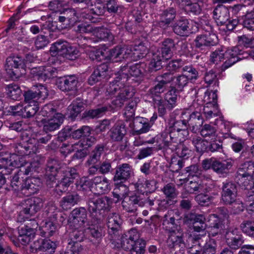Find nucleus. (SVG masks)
Instances as JSON below:
<instances>
[{"label": "nucleus", "mask_w": 254, "mask_h": 254, "mask_svg": "<svg viewBox=\"0 0 254 254\" xmlns=\"http://www.w3.org/2000/svg\"><path fill=\"white\" fill-rule=\"evenodd\" d=\"M188 125L184 112L182 113L180 120H170L165 131L161 135L162 144L160 145V149L169 148L173 151L176 150L178 143L181 141V139L179 138L180 132L182 131L184 136L188 135Z\"/></svg>", "instance_id": "obj_1"}, {"label": "nucleus", "mask_w": 254, "mask_h": 254, "mask_svg": "<svg viewBox=\"0 0 254 254\" xmlns=\"http://www.w3.org/2000/svg\"><path fill=\"white\" fill-rule=\"evenodd\" d=\"M146 64L143 62H139L129 65L126 64L121 66L119 71L115 74L114 80L120 82V84L126 85L130 78L138 84L141 83L144 78Z\"/></svg>", "instance_id": "obj_2"}, {"label": "nucleus", "mask_w": 254, "mask_h": 254, "mask_svg": "<svg viewBox=\"0 0 254 254\" xmlns=\"http://www.w3.org/2000/svg\"><path fill=\"white\" fill-rule=\"evenodd\" d=\"M132 50L127 46H117L110 49L105 55L104 53L100 50L91 51L88 53L90 59L92 61L101 62L107 60L112 62H121L131 55Z\"/></svg>", "instance_id": "obj_3"}, {"label": "nucleus", "mask_w": 254, "mask_h": 254, "mask_svg": "<svg viewBox=\"0 0 254 254\" xmlns=\"http://www.w3.org/2000/svg\"><path fill=\"white\" fill-rule=\"evenodd\" d=\"M120 83L113 80L110 82L107 88L108 94L110 95L117 94L116 98L112 101V104L115 108L119 109L124 106L125 101L131 98L134 94L131 87Z\"/></svg>", "instance_id": "obj_4"}, {"label": "nucleus", "mask_w": 254, "mask_h": 254, "mask_svg": "<svg viewBox=\"0 0 254 254\" xmlns=\"http://www.w3.org/2000/svg\"><path fill=\"white\" fill-rule=\"evenodd\" d=\"M111 202V199L107 196H93L87 200L88 210L91 216L100 220L105 212L109 211Z\"/></svg>", "instance_id": "obj_5"}, {"label": "nucleus", "mask_w": 254, "mask_h": 254, "mask_svg": "<svg viewBox=\"0 0 254 254\" xmlns=\"http://www.w3.org/2000/svg\"><path fill=\"white\" fill-rule=\"evenodd\" d=\"M45 200L40 197H32L24 200L22 202V209L19 216L29 218L35 215L43 207Z\"/></svg>", "instance_id": "obj_6"}, {"label": "nucleus", "mask_w": 254, "mask_h": 254, "mask_svg": "<svg viewBox=\"0 0 254 254\" xmlns=\"http://www.w3.org/2000/svg\"><path fill=\"white\" fill-rule=\"evenodd\" d=\"M79 177V175L75 168L64 167V172L61 173V180L56 184V190L61 192H66L68 187L78 180Z\"/></svg>", "instance_id": "obj_7"}, {"label": "nucleus", "mask_w": 254, "mask_h": 254, "mask_svg": "<svg viewBox=\"0 0 254 254\" xmlns=\"http://www.w3.org/2000/svg\"><path fill=\"white\" fill-rule=\"evenodd\" d=\"M202 166L205 170L211 169L218 175H227L232 167V163L227 160L220 161L215 158H211L203 160Z\"/></svg>", "instance_id": "obj_8"}, {"label": "nucleus", "mask_w": 254, "mask_h": 254, "mask_svg": "<svg viewBox=\"0 0 254 254\" xmlns=\"http://www.w3.org/2000/svg\"><path fill=\"white\" fill-rule=\"evenodd\" d=\"M238 186L236 182L226 181L222 183L221 198L226 205H231L235 202L238 194Z\"/></svg>", "instance_id": "obj_9"}, {"label": "nucleus", "mask_w": 254, "mask_h": 254, "mask_svg": "<svg viewBox=\"0 0 254 254\" xmlns=\"http://www.w3.org/2000/svg\"><path fill=\"white\" fill-rule=\"evenodd\" d=\"M21 137L23 143H20L16 146L15 151L22 156L35 153L37 150L36 139L29 137L27 133L24 132L21 133Z\"/></svg>", "instance_id": "obj_10"}, {"label": "nucleus", "mask_w": 254, "mask_h": 254, "mask_svg": "<svg viewBox=\"0 0 254 254\" xmlns=\"http://www.w3.org/2000/svg\"><path fill=\"white\" fill-rule=\"evenodd\" d=\"M36 163H34L32 165H30L29 167L20 169L18 171H17V172L15 173L14 176L12 177L11 180L10 185L9 187L5 188V190L8 191L12 190L14 191H23V186L25 181L22 179V178H20V176H22V175H28L29 173L33 172V168L35 167L34 165Z\"/></svg>", "instance_id": "obj_11"}, {"label": "nucleus", "mask_w": 254, "mask_h": 254, "mask_svg": "<svg viewBox=\"0 0 254 254\" xmlns=\"http://www.w3.org/2000/svg\"><path fill=\"white\" fill-rule=\"evenodd\" d=\"M23 60L18 57H9L6 60V71L7 75L13 80L17 79L21 73L19 68H23Z\"/></svg>", "instance_id": "obj_12"}, {"label": "nucleus", "mask_w": 254, "mask_h": 254, "mask_svg": "<svg viewBox=\"0 0 254 254\" xmlns=\"http://www.w3.org/2000/svg\"><path fill=\"white\" fill-rule=\"evenodd\" d=\"M49 95V91L46 86L39 84L32 87L31 89L24 91L23 96L25 101L30 103L31 102H37L38 100H44Z\"/></svg>", "instance_id": "obj_13"}, {"label": "nucleus", "mask_w": 254, "mask_h": 254, "mask_svg": "<svg viewBox=\"0 0 254 254\" xmlns=\"http://www.w3.org/2000/svg\"><path fill=\"white\" fill-rule=\"evenodd\" d=\"M57 73V68L51 66L33 67L30 71L32 77L40 82H44L47 79L56 77Z\"/></svg>", "instance_id": "obj_14"}, {"label": "nucleus", "mask_w": 254, "mask_h": 254, "mask_svg": "<svg viewBox=\"0 0 254 254\" xmlns=\"http://www.w3.org/2000/svg\"><path fill=\"white\" fill-rule=\"evenodd\" d=\"M56 242L49 239L40 238L35 240L30 245L32 253L45 252L46 254H53L57 248Z\"/></svg>", "instance_id": "obj_15"}, {"label": "nucleus", "mask_w": 254, "mask_h": 254, "mask_svg": "<svg viewBox=\"0 0 254 254\" xmlns=\"http://www.w3.org/2000/svg\"><path fill=\"white\" fill-rule=\"evenodd\" d=\"M88 220L87 210L83 207L74 209L69 216V222L75 229L84 226Z\"/></svg>", "instance_id": "obj_16"}, {"label": "nucleus", "mask_w": 254, "mask_h": 254, "mask_svg": "<svg viewBox=\"0 0 254 254\" xmlns=\"http://www.w3.org/2000/svg\"><path fill=\"white\" fill-rule=\"evenodd\" d=\"M154 81L157 83L150 88L148 91L151 97H162L161 94L167 90V84H170L168 72L156 77Z\"/></svg>", "instance_id": "obj_17"}, {"label": "nucleus", "mask_w": 254, "mask_h": 254, "mask_svg": "<svg viewBox=\"0 0 254 254\" xmlns=\"http://www.w3.org/2000/svg\"><path fill=\"white\" fill-rule=\"evenodd\" d=\"M78 83V78L74 74L59 77L56 80L57 87L64 92L76 90Z\"/></svg>", "instance_id": "obj_18"}, {"label": "nucleus", "mask_w": 254, "mask_h": 254, "mask_svg": "<svg viewBox=\"0 0 254 254\" xmlns=\"http://www.w3.org/2000/svg\"><path fill=\"white\" fill-rule=\"evenodd\" d=\"M194 42L196 48L205 51L209 47L216 45L218 43V39L215 34L207 33L198 35Z\"/></svg>", "instance_id": "obj_19"}, {"label": "nucleus", "mask_w": 254, "mask_h": 254, "mask_svg": "<svg viewBox=\"0 0 254 254\" xmlns=\"http://www.w3.org/2000/svg\"><path fill=\"white\" fill-rule=\"evenodd\" d=\"M131 173V166L127 163L117 166L113 173V181L116 185H122L129 179Z\"/></svg>", "instance_id": "obj_20"}, {"label": "nucleus", "mask_w": 254, "mask_h": 254, "mask_svg": "<svg viewBox=\"0 0 254 254\" xmlns=\"http://www.w3.org/2000/svg\"><path fill=\"white\" fill-rule=\"evenodd\" d=\"M183 230L170 233L167 240L169 247L179 249L180 251H183L185 248L190 247V245L185 242Z\"/></svg>", "instance_id": "obj_21"}, {"label": "nucleus", "mask_w": 254, "mask_h": 254, "mask_svg": "<svg viewBox=\"0 0 254 254\" xmlns=\"http://www.w3.org/2000/svg\"><path fill=\"white\" fill-rule=\"evenodd\" d=\"M96 223L90 225L86 231L89 235L90 241H94L96 244H99L105 235V230L103 225L100 223L101 219H96Z\"/></svg>", "instance_id": "obj_22"}, {"label": "nucleus", "mask_w": 254, "mask_h": 254, "mask_svg": "<svg viewBox=\"0 0 254 254\" xmlns=\"http://www.w3.org/2000/svg\"><path fill=\"white\" fill-rule=\"evenodd\" d=\"M226 55L231 58L226 63V66L230 67L239 61L250 57V51H245L241 46H238L228 50Z\"/></svg>", "instance_id": "obj_23"}, {"label": "nucleus", "mask_w": 254, "mask_h": 254, "mask_svg": "<svg viewBox=\"0 0 254 254\" xmlns=\"http://www.w3.org/2000/svg\"><path fill=\"white\" fill-rule=\"evenodd\" d=\"M176 50V44L174 40L168 38L162 42L161 47L157 50L156 53L168 61L173 57L174 53Z\"/></svg>", "instance_id": "obj_24"}, {"label": "nucleus", "mask_w": 254, "mask_h": 254, "mask_svg": "<svg viewBox=\"0 0 254 254\" xmlns=\"http://www.w3.org/2000/svg\"><path fill=\"white\" fill-rule=\"evenodd\" d=\"M64 117L62 114H58L55 117L41 120L43 130L46 133L59 129L64 121Z\"/></svg>", "instance_id": "obj_25"}, {"label": "nucleus", "mask_w": 254, "mask_h": 254, "mask_svg": "<svg viewBox=\"0 0 254 254\" xmlns=\"http://www.w3.org/2000/svg\"><path fill=\"white\" fill-rule=\"evenodd\" d=\"M126 123L123 121L117 122L109 130V135L115 142L122 141L127 133Z\"/></svg>", "instance_id": "obj_26"}, {"label": "nucleus", "mask_w": 254, "mask_h": 254, "mask_svg": "<svg viewBox=\"0 0 254 254\" xmlns=\"http://www.w3.org/2000/svg\"><path fill=\"white\" fill-rule=\"evenodd\" d=\"M225 237L228 248L232 250H237L242 246L243 241L241 235L239 234L237 229H229L226 231Z\"/></svg>", "instance_id": "obj_27"}, {"label": "nucleus", "mask_w": 254, "mask_h": 254, "mask_svg": "<svg viewBox=\"0 0 254 254\" xmlns=\"http://www.w3.org/2000/svg\"><path fill=\"white\" fill-rule=\"evenodd\" d=\"M190 21L185 18L181 17L176 20L172 26L173 31L181 37H187L191 33Z\"/></svg>", "instance_id": "obj_28"}, {"label": "nucleus", "mask_w": 254, "mask_h": 254, "mask_svg": "<svg viewBox=\"0 0 254 254\" xmlns=\"http://www.w3.org/2000/svg\"><path fill=\"white\" fill-rule=\"evenodd\" d=\"M168 75L170 82V86L179 93L182 92L189 83L186 74L174 75L168 72Z\"/></svg>", "instance_id": "obj_29"}, {"label": "nucleus", "mask_w": 254, "mask_h": 254, "mask_svg": "<svg viewBox=\"0 0 254 254\" xmlns=\"http://www.w3.org/2000/svg\"><path fill=\"white\" fill-rule=\"evenodd\" d=\"M123 209L130 213L134 212L137 208V206L142 207L143 204L141 199V195L135 194L130 195L128 198L124 200L122 202Z\"/></svg>", "instance_id": "obj_30"}, {"label": "nucleus", "mask_w": 254, "mask_h": 254, "mask_svg": "<svg viewBox=\"0 0 254 254\" xmlns=\"http://www.w3.org/2000/svg\"><path fill=\"white\" fill-rule=\"evenodd\" d=\"M213 17L218 26H224L230 17L228 8L223 4H218L213 11Z\"/></svg>", "instance_id": "obj_31"}, {"label": "nucleus", "mask_w": 254, "mask_h": 254, "mask_svg": "<svg viewBox=\"0 0 254 254\" xmlns=\"http://www.w3.org/2000/svg\"><path fill=\"white\" fill-rule=\"evenodd\" d=\"M122 223L123 221L118 214L115 213L110 214L108 216L107 222L109 234L114 236L118 235Z\"/></svg>", "instance_id": "obj_32"}, {"label": "nucleus", "mask_w": 254, "mask_h": 254, "mask_svg": "<svg viewBox=\"0 0 254 254\" xmlns=\"http://www.w3.org/2000/svg\"><path fill=\"white\" fill-rule=\"evenodd\" d=\"M36 163L33 168V171H36L37 168H38L39 163L37 162L34 161L31 163L27 162L24 156L17 155L16 154H12L9 155V166L15 168L22 169L29 167L30 165Z\"/></svg>", "instance_id": "obj_33"}, {"label": "nucleus", "mask_w": 254, "mask_h": 254, "mask_svg": "<svg viewBox=\"0 0 254 254\" xmlns=\"http://www.w3.org/2000/svg\"><path fill=\"white\" fill-rule=\"evenodd\" d=\"M85 104L83 99L77 98L74 99L71 104L67 108V115L68 118L73 121L77 116L85 109Z\"/></svg>", "instance_id": "obj_34"}, {"label": "nucleus", "mask_w": 254, "mask_h": 254, "mask_svg": "<svg viewBox=\"0 0 254 254\" xmlns=\"http://www.w3.org/2000/svg\"><path fill=\"white\" fill-rule=\"evenodd\" d=\"M172 212H168L162 218V225L164 229L170 233L177 231L183 230L179 225H178L176 220L178 221Z\"/></svg>", "instance_id": "obj_35"}, {"label": "nucleus", "mask_w": 254, "mask_h": 254, "mask_svg": "<svg viewBox=\"0 0 254 254\" xmlns=\"http://www.w3.org/2000/svg\"><path fill=\"white\" fill-rule=\"evenodd\" d=\"M18 240L22 245H26L31 242L35 235V229L31 228L27 225L18 228Z\"/></svg>", "instance_id": "obj_36"}, {"label": "nucleus", "mask_w": 254, "mask_h": 254, "mask_svg": "<svg viewBox=\"0 0 254 254\" xmlns=\"http://www.w3.org/2000/svg\"><path fill=\"white\" fill-rule=\"evenodd\" d=\"M223 220L220 217L212 214L210 215L208 226L209 236L215 237L218 234L223 226Z\"/></svg>", "instance_id": "obj_37"}, {"label": "nucleus", "mask_w": 254, "mask_h": 254, "mask_svg": "<svg viewBox=\"0 0 254 254\" xmlns=\"http://www.w3.org/2000/svg\"><path fill=\"white\" fill-rule=\"evenodd\" d=\"M42 185L41 179L39 178H31L26 179L24 182L23 191H27L28 195L37 193Z\"/></svg>", "instance_id": "obj_38"}, {"label": "nucleus", "mask_w": 254, "mask_h": 254, "mask_svg": "<svg viewBox=\"0 0 254 254\" xmlns=\"http://www.w3.org/2000/svg\"><path fill=\"white\" fill-rule=\"evenodd\" d=\"M184 115L187 118L189 127H191L194 129L195 127L198 128L202 125L203 119L200 113L193 112L190 114L189 112H184Z\"/></svg>", "instance_id": "obj_39"}, {"label": "nucleus", "mask_w": 254, "mask_h": 254, "mask_svg": "<svg viewBox=\"0 0 254 254\" xmlns=\"http://www.w3.org/2000/svg\"><path fill=\"white\" fill-rule=\"evenodd\" d=\"M64 167V164L57 159L50 158L46 164V173L61 175Z\"/></svg>", "instance_id": "obj_40"}, {"label": "nucleus", "mask_w": 254, "mask_h": 254, "mask_svg": "<svg viewBox=\"0 0 254 254\" xmlns=\"http://www.w3.org/2000/svg\"><path fill=\"white\" fill-rule=\"evenodd\" d=\"M106 146V144L104 143L97 144L89 154L86 164H95L100 162V159L104 153Z\"/></svg>", "instance_id": "obj_41"}, {"label": "nucleus", "mask_w": 254, "mask_h": 254, "mask_svg": "<svg viewBox=\"0 0 254 254\" xmlns=\"http://www.w3.org/2000/svg\"><path fill=\"white\" fill-rule=\"evenodd\" d=\"M132 134L139 135L148 132L151 126L142 118H137L133 122Z\"/></svg>", "instance_id": "obj_42"}, {"label": "nucleus", "mask_w": 254, "mask_h": 254, "mask_svg": "<svg viewBox=\"0 0 254 254\" xmlns=\"http://www.w3.org/2000/svg\"><path fill=\"white\" fill-rule=\"evenodd\" d=\"M132 232H134V230H131L130 232L124 234L121 237V246L122 248L126 251H129L132 249V247L138 238L137 234L132 236Z\"/></svg>", "instance_id": "obj_43"}, {"label": "nucleus", "mask_w": 254, "mask_h": 254, "mask_svg": "<svg viewBox=\"0 0 254 254\" xmlns=\"http://www.w3.org/2000/svg\"><path fill=\"white\" fill-rule=\"evenodd\" d=\"M68 43L64 40H59L53 43L50 49V52L52 56H61L64 55L65 49L68 46Z\"/></svg>", "instance_id": "obj_44"}, {"label": "nucleus", "mask_w": 254, "mask_h": 254, "mask_svg": "<svg viewBox=\"0 0 254 254\" xmlns=\"http://www.w3.org/2000/svg\"><path fill=\"white\" fill-rule=\"evenodd\" d=\"M254 174V163L252 161L246 162L242 164L237 172V177H248L249 178L253 177Z\"/></svg>", "instance_id": "obj_45"}, {"label": "nucleus", "mask_w": 254, "mask_h": 254, "mask_svg": "<svg viewBox=\"0 0 254 254\" xmlns=\"http://www.w3.org/2000/svg\"><path fill=\"white\" fill-rule=\"evenodd\" d=\"M167 60L162 58L157 53L154 55V57L149 64L148 70L152 72L159 70L163 67H165L166 63Z\"/></svg>", "instance_id": "obj_46"}, {"label": "nucleus", "mask_w": 254, "mask_h": 254, "mask_svg": "<svg viewBox=\"0 0 254 254\" xmlns=\"http://www.w3.org/2000/svg\"><path fill=\"white\" fill-rule=\"evenodd\" d=\"M81 196L76 192H73L62 198L60 205L64 209L67 208L68 204L74 205L81 200Z\"/></svg>", "instance_id": "obj_47"}, {"label": "nucleus", "mask_w": 254, "mask_h": 254, "mask_svg": "<svg viewBox=\"0 0 254 254\" xmlns=\"http://www.w3.org/2000/svg\"><path fill=\"white\" fill-rule=\"evenodd\" d=\"M227 52L228 50L225 51L224 53L222 50H216L211 55V62L214 64H218V63L221 62L222 60L226 59L225 62L222 64V68L223 70L228 68L229 67L226 66V63L228 62L231 58L228 57H227L226 55Z\"/></svg>", "instance_id": "obj_48"}, {"label": "nucleus", "mask_w": 254, "mask_h": 254, "mask_svg": "<svg viewBox=\"0 0 254 254\" xmlns=\"http://www.w3.org/2000/svg\"><path fill=\"white\" fill-rule=\"evenodd\" d=\"M6 94L8 96L14 100H19L22 95V91L20 87L15 84H10L5 87Z\"/></svg>", "instance_id": "obj_49"}, {"label": "nucleus", "mask_w": 254, "mask_h": 254, "mask_svg": "<svg viewBox=\"0 0 254 254\" xmlns=\"http://www.w3.org/2000/svg\"><path fill=\"white\" fill-rule=\"evenodd\" d=\"M71 138L74 139L83 138L84 136H87L91 134V128L87 126H83L79 128L76 129L72 126Z\"/></svg>", "instance_id": "obj_50"}, {"label": "nucleus", "mask_w": 254, "mask_h": 254, "mask_svg": "<svg viewBox=\"0 0 254 254\" xmlns=\"http://www.w3.org/2000/svg\"><path fill=\"white\" fill-rule=\"evenodd\" d=\"M177 93L179 92L170 86V89L165 94L163 99L167 103V108L169 110L172 109L176 106Z\"/></svg>", "instance_id": "obj_51"}, {"label": "nucleus", "mask_w": 254, "mask_h": 254, "mask_svg": "<svg viewBox=\"0 0 254 254\" xmlns=\"http://www.w3.org/2000/svg\"><path fill=\"white\" fill-rule=\"evenodd\" d=\"M191 141L195 147L197 152L200 153L208 152L209 142L206 140L203 139L199 136H194Z\"/></svg>", "instance_id": "obj_52"}, {"label": "nucleus", "mask_w": 254, "mask_h": 254, "mask_svg": "<svg viewBox=\"0 0 254 254\" xmlns=\"http://www.w3.org/2000/svg\"><path fill=\"white\" fill-rule=\"evenodd\" d=\"M151 98L152 99L154 107L157 108L159 116L163 117L167 113L166 108H167V103L164 100L162 97Z\"/></svg>", "instance_id": "obj_53"}, {"label": "nucleus", "mask_w": 254, "mask_h": 254, "mask_svg": "<svg viewBox=\"0 0 254 254\" xmlns=\"http://www.w3.org/2000/svg\"><path fill=\"white\" fill-rule=\"evenodd\" d=\"M108 111V108L107 106H99L95 109L85 111L84 116L91 119L98 118L104 115Z\"/></svg>", "instance_id": "obj_54"}, {"label": "nucleus", "mask_w": 254, "mask_h": 254, "mask_svg": "<svg viewBox=\"0 0 254 254\" xmlns=\"http://www.w3.org/2000/svg\"><path fill=\"white\" fill-rule=\"evenodd\" d=\"M85 239L84 230L82 229L75 230L71 234V241L68 242V244L72 246H82L80 244Z\"/></svg>", "instance_id": "obj_55"}, {"label": "nucleus", "mask_w": 254, "mask_h": 254, "mask_svg": "<svg viewBox=\"0 0 254 254\" xmlns=\"http://www.w3.org/2000/svg\"><path fill=\"white\" fill-rule=\"evenodd\" d=\"M193 229L197 232L203 231L206 228V218L204 215L198 214L192 223Z\"/></svg>", "instance_id": "obj_56"}, {"label": "nucleus", "mask_w": 254, "mask_h": 254, "mask_svg": "<svg viewBox=\"0 0 254 254\" xmlns=\"http://www.w3.org/2000/svg\"><path fill=\"white\" fill-rule=\"evenodd\" d=\"M134 51L136 53L134 54L136 55L139 59H142L146 57L149 51L148 43L146 41L140 42L135 46Z\"/></svg>", "instance_id": "obj_57"}, {"label": "nucleus", "mask_w": 254, "mask_h": 254, "mask_svg": "<svg viewBox=\"0 0 254 254\" xmlns=\"http://www.w3.org/2000/svg\"><path fill=\"white\" fill-rule=\"evenodd\" d=\"M185 63L182 59H177L166 63L165 68L166 70L173 75L174 73L177 71L180 68L184 65Z\"/></svg>", "instance_id": "obj_58"}, {"label": "nucleus", "mask_w": 254, "mask_h": 254, "mask_svg": "<svg viewBox=\"0 0 254 254\" xmlns=\"http://www.w3.org/2000/svg\"><path fill=\"white\" fill-rule=\"evenodd\" d=\"M242 231L250 237L254 238V220H245L240 225Z\"/></svg>", "instance_id": "obj_59"}, {"label": "nucleus", "mask_w": 254, "mask_h": 254, "mask_svg": "<svg viewBox=\"0 0 254 254\" xmlns=\"http://www.w3.org/2000/svg\"><path fill=\"white\" fill-rule=\"evenodd\" d=\"M183 71L186 72L185 74L190 82H194L199 77L197 70L192 65L185 66L183 67Z\"/></svg>", "instance_id": "obj_60"}, {"label": "nucleus", "mask_w": 254, "mask_h": 254, "mask_svg": "<svg viewBox=\"0 0 254 254\" xmlns=\"http://www.w3.org/2000/svg\"><path fill=\"white\" fill-rule=\"evenodd\" d=\"M162 191L166 197L169 199L175 198L178 194V191L175 187V185L173 183H168L165 185L162 189Z\"/></svg>", "instance_id": "obj_61"}, {"label": "nucleus", "mask_w": 254, "mask_h": 254, "mask_svg": "<svg viewBox=\"0 0 254 254\" xmlns=\"http://www.w3.org/2000/svg\"><path fill=\"white\" fill-rule=\"evenodd\" d=\"M40 115L42 116L47 117V118H51L60 113L57 112V110L55 106L51 104H48L44 105L40 111Z\"/></svg>", "instance_id": "obj_62"}, {"label": "nucleus", "mask_w": 254, "mask_h": 254, "mask_svg": "<svg viewBox=\"0 0 254 254\" xmlns=\"http://www.w3.org/2000/svg\"><path fill=\"white\" fill-rule=\"evenodd\" d=\"M146 246L145 241L137 238L132 249L129 251L130 254H144Z\"/></svg>", "instance_id": "obj_63"}, {"label": "nucleus", "mask_w": 254, "mask_h": 254, "mask_svg": "<svg viewBox=\"0 0 254 254\" xmlns=\"http://www.w3.org/2000/svg\"><path fill=\"white\" fill-rule=\"evenodd\" d=\"M72 127L66 126L63 128L58 133L57 140L60 142H63L70 138H71V132Z\"/></svg>", "instance_id": "obj_64"}]
</instances>
